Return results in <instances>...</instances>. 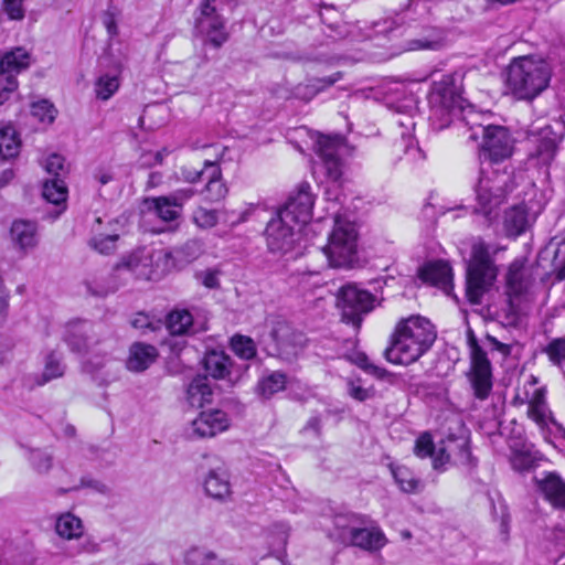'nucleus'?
<instances>
[{
    "label": "nucleus",
    "mask_w": 565,
    "mask_h": 565,
    "mask_svg": "<svg viewBox=\"0 0 565 565\" xmlns=\"http://www.w3.org/2000/svg\"><path fill=\"white\" fill-rule=\"evenodd\" d=\"M452 446H455V440H449V445L447 447H440L437 451L435 450V455L431 457L435 470L444 469L445 465L450 459V452L454 451ZM456 447L459 449L461 463L476 467L477 459L471 455L469 440L467 438H461L460 443L457 444Z\"/></svg>",
    "instance_id": "nucleus-25"
},
{
    "label": "nucleus",
    "mask_w": 565,
    "mask_h": 565,
    "mask_svg": "<svg viewBox=\"0 0 565 565\" xmlns=\"http://www.w3.org/2000/svg\"><path fill=\"white\" fill-rule=\"evenodd\" d=\"M158 351L153 345L137 342L130 347L126 366L129 371L142 372L156 361Z\"/></svg>",
    "instance_id": "nucleus-27"
},
{
    "label": "nucleus",
    "mask_w": 565,
    "mask_h": 565,
    "mask_svg": "<svg viewBox=\"0 0 565 565\" xmlns=\"http://www.w3.org/2000/svg\"><path fill=\"white\" fill-rule=\"evenodd\" d=\"M539 490L556 509L565 510V481L555 472H548L543 479L535 478Z\"/></svg>",
    "instance_id": "nucleus-24"
},
{
    "label": "nucleus",
    "mask_w": 565,
    "mask_h": 565,
    "mask_svg": "<svg viewBox=\"0 0 565 565\" xmlns=\"http://www.w3.org/2000/svg\"><path fill=\"white\" fill-rule=\"evenodd\" d=\"M435 444L433 441V437L429 433H423L417 437L414 445V454L418 458H431L435 455Z\"/></svg>",
    "instance_id": "nucleus-50"
},
{
    "label": "nucleus",
    "mask_w": 565,
    "mask_h": 565,
    "mask_svg": "<svg viewBox=\"0 0 565 565\" xmlns=\"http://www.w3.org/2000/svg\"><path fill=\"white\" fill-rule=\"evenodd\" d=\"M345 359L379 380H384L390 375V372L386 369L371 363L364 352L353 351L345 354Z\"/></svg>",
    "instance_id": "nucleus-40"
},
{
    "label": "nucleus",
    "mask_w": 565,
    "mask_h": 565,
    "mask_svg": "<svg viewBox=\"0 0 565 565\" xmlns=\"http://www.w3.org/2000/svg\"><path fill=\"white\" fill-rule=\"evenodd\" d=\"M554 365L565 363V337L553 339L543 350Z\"/></svg>",
    "instance_id": "nucleus-46"
},
{
    "label": "nucleus",
    "mask_w": 565,
    "mask_h": 565,
    "mask_svg": "<svg viewBox=\"0 0 565 565\" xmlns=\"http://www.w3.org/2000/svg\"><path fill=\"white\" fill-rule=\"evenodd\" d=\"M471 186L476 200L475 213L483 215L491 223L498 217L500 206L514 189L513 175L507 168L480 167Z\"/></svg>",
    "instance_id": "nucleus-3"
},
{
    "label": "nucleus",
    "mask_w": 565,
    "mask_h": 565,
    "mask_svg": "<svg viewBox=\"0 0 565 565\" xmlns=\"http://www.w3.org/2000/svg\"><path fill=\"white\" fill-rule=\"evenodd\" d=\"M29 461L38 473H47L53 466L52 455L39 449L30 452Z\"/></svg>",
    "instance_id": "nucleus-48"
},
{
    "label": "nucleus",
    "mask_w": 565,
    "mask_h": 565,
    "mask_svg": "<svg viewBox=\"0 0 565 565\" xmlns=\"http://www.w3.org/2000/svg\"><path fill=\"white\" fill-rule=\"evenodd\" d=\"M341 139L339 137L320 136L316 142V153L321 159L324 171L335 173L342 170L339 154Z\"/></svg>",
    "instance_id": "nucleus-21"
},
{
    "label": "nucleus",
    "mask_w": 565,
    "mask_h": 565,
    "mask_svg": "<svg viewBox=\"0 0 565 565\" xmlns=\"http://www.w3.org/2000/svg\"><path fill=\"white\" fill-rule=\"evenodd\" d=\"M31 113L34 117H38L41 121H53L54 120V106L49 100H40L32 104Z\"/></svg>",
    "instance_id": "nucleus-52"
},
{
    "label": "nucleus",
    "mask_w": 565,
    "mask_h": 565,
    "mask_svg": "<svg viewBox=\"0 0 565 565\" xmlns=\"http://www.w3.org/2000/svg\"><path fill=\"white\" fill-rule=\"evenodd\" d=\"M215 0H202L199 14L194 19V30L203 44L221 49L230 39L225 19L217 12Z\"/></svg>",
    "instance_id": "nucleus-10"
},
{
    "label": "nucleus",
    "mask_w": 565,
    "mask_h": 565,
    "mask_svg": "<svg viewBox=\"0 0 565 565\" xmlns=\"http://www.w3.org/2000/svg\"><path fill=\"white\" fill-rule=\"evenodd\" d=\"M202 363L206 375L195 376L186 390V399L192 407H203L212 402L213 391L207 376L215 380H231L233 374L234 362L224 351H207Z\"/></svg>",
    "instance_id": "nucleus-7"
},
{
    "label": "nucleus",
    "mask_w": 565,
    "mask_h": 565,
    "mask_svg": "<svg viewBox=\"0 0 565 565\" xmlns=\"http://www.w3.org/2000/svg\"><path fill=\"white\" fill-rule=\"evenodd\" d=\"M209 172L210 167H205V163L201 169L184 166L180 169V179L189 183H196L204 180Z\"/></svg>",
    "instance_id": "nucleus-53"
},
{
    "label": "nucleus",
    "mask_w": 565,
    "mask_h": 565,
    "mask_svg": "<svg viewBox=\"0 0 565 565\" xmlns=\"http://www.w3.org/2000/svg\"><path fill=\"white\" fill-rule=\"evenodd\" d=\"M348 393L352 398H354L359 402H364L367 398H370V396H371L369 390H366L360 385H355L353 382L349 383Z\"/></svg>",
    "instance_id": "nucleus-64"
},
{
    "label": "nucleus",
    "mask_w": 565,
    "mask_h": 565,
    "mask_svg": "<svg viewBox=\"0 0 565 565\" xmlns=\"http://www.w3.org/2000/svg\"><path fill=\"white\" fill-rule=\"evenodd\" d=\"M230 348L242 360L250 361L257 359L256 342L248 335L234 334L230 339Z\"/></svg>",
    "instance_id": "nucleus-35"
},
{
    "label": "nucleus",
    "mask_w": 565,
    "mask_h": 565,
    "mask_svg": "<svg viewBox=\"0 0 565 565\" xmlns=\"http://www.w3.org/2000/svg\"><path fill=\"white\" fill-rule=\"evenodd\" d=\"M111 361V358L107 355H93L84 362L83 369L85 372L94 375L103 371Z\"/></svg>",
    "instance_id": "nucleus-56"
},
{
    "label": "nucleus",
    "mask_w": 565,
    "mask_h": 565,
    "mask_svg": "<svg viewBox=\"0 0 565 565\" xmlns=\"http://www.w3.org/2000/svg\"><path fill=\"white\" fill-rule=\"evenodd\" d=\"M18 86L19 83L15 76H4L0 79V106L11 98Z\"/></svg>",
    "instance_id": "nucleus-55"
},
{
    "label": "nucleus",
    "mask_w": 565,
    "mask_h": 565,
    "mask_svg": "<svg viewBox=\"0 0 565 565\" xmlns=\"http://www.w3.org/2000/svg\"><path fill=\"white\" fill-rule=\"evenodd\" d=\"M203 488L205 494L216 501L226 502L231 499L228 476L222 469H211L203 480Z\"/></svg>",
    "instance_id": "nucleus-23"
},
{
    "label": "nucleus",
    "mask_w": 565,
    "mask_h": 565,
    "mask_svg": "<svg viewBox=\"0 0 565 565\" xmlns=\"http://www.w3.org/2000/svg\"><path fill=\"white\" fill-rule=\"evenodd\" d=\"M418 277L422 281L440 288L447 295H450L454 289L452 268L445 260L426 263L418 269Z\"/></svg>",
    "instance_id": "nucleus-20"
},
{
    "label": "nucleus",
    "mask_w": 565,
    "mask_h": 565,
    "mask_svg": "<svg viewBox=\"0 0 565 565\" xmlns=\"http://www.w3.org/2000/svg\"><path fill=\"white\" fill-rule=\"evenodd\" d=\"M428 34L417 39H411L406 42L405 49L407 51L417 50H438L443 45V39L440 34L434 30L428 29Z\"/></svg>",
    "instance_id": "nucleus-43"
},
{
    "label": "nucleus",
    "mask_w": 565,
    "mask_h": 565,
    "mask_svg": "<svg viewBox=\"0 0 565 565\" xmlns=\"http://www.w3.org/2000/svg\"><path fill=\"white\" fill-rule=\"evenodd\" d=\"M64 373L65 365L61 358L55 352H51L45 358L43 372L34 376L35 385L43 386L52 380L62 377Z\"/></svg>",
    "instance_id": "nucleus-32"
},
{
    "label": "nucleus",
    "mask_w": 565,
    "mask_h": 565,
    "mask_svg": "<svg viewBox=\"0 0 565 565\" xmlns=\"http://www.w3.org/2000/svg\"><path fill=\"white\" fill-rule=\"evenodd\" d=\"M375 296L356 284H347L338 292V307L342 312V320L360 328L363 316L375 307Z\"/></svg>",
    "instance_id": "nucleus-11"
},
{
    "label": "nucleus",
    "mask_w": 565,
    "mask_h": 565,
    "mask_svg": "<svg viewBox=\"0 0 565 565\" xmlns=\"http://www.w3.org/2000/svg\"><path fill=\"white\" fill-rule=\"evenodd\" d=\"M193 324L192 315L183 310H173L167 316V329L171 334L182 335L191 331Z\"/></svg>",
    "instance_id": "nucleus-38"
},
{
    "label": "nucleus",
    "mask_w": 565,
    "mask_h": 565,
    "mask_svg": "<svg viewBox=\"0 0 565 565\" xmlns=\"http://www.w3.org/2000/svg\"><path fill=\"white\" fill-rule=\"evenodd\" d=\"M230 427L228 415L222 409L202 411L191 422L188 429L190 438H211Z\"/></svg>",
    "instance_id": "nucleus-18"
},
{
    "label": "nucleus",
    "mask_w": 565,
    "mask_h": 565,
    "mask_svg": "<svg viewBox=\"0 0 565 565\" xmlns=\"http://www.w3.org/2000/svg\"><path fill=\"white\" fill-rule=\"evenodd\" d=\"M198 277L200 278L201 282L210 289H214L220 286L217 271L215 270H205L199 274Z\"/></svg>",
    "instance_id": "nucleus-63"
},
{
    "label": "nucleus",
    "mask_w": 565,
    "mask_h": 565,
    "mask_svg": "<svg viewBox=\"0 0 565 565\" xmlns=\"http://www.w3.org/2000/svg\"><path fill=\"white\" fill-rule=\"evenodd\" d=\"M396 122L399 127L404 128V130L401 132V137L405 143V153L412 156L413 159H425V153L422 148L418 145L413 146V137L409 134V130L414 129L415 122L413 120L412 114L406 117L405 120H397Z\"/></svg>",
    "instance_id": "nucleus-42"
},
{
    "label": "nucleus",
    "mask_w": 565,
    "mask_h": 565,
    "mask_svg": "<svg viewBox=\"0 0 565 565\" xmlns=\"http://www.w3.org/2000/svg\"><path fill=\"white\" fill-rule=\"evenodd\" d=\"M358 234L352 225H337L323 247L329 263L333 267H350L356 257Z\"/></svg>",
    "instance_id": "nucleus-12"
},
{
    "label": "nucleus",
    "mask_w": 565,
    "mask_h": 565,
    "mask_svg": "<svg viewBox=\"0 0 565 565\" xmlns=\"http://www.w3.org/2000/svg\"><path fill=\"white\" fill-rule=\"evenodd\" d=\"M371 518L365 514L344 512L334 515V525L337 529L345 530L350 534L355 525L370 524Z\"/></svg>",
    "instance_id": "nucleus-44"
},
{
    "label": "nucleus",
    "mask_w": 565,
    "mask_h": 565,
    "mask_svg": "<svg viewBox=\"0 0 565 565\" xmlns=\"http://www.w3.org/2000/svg\"><path fill=\"white\" fill-rule=\"evenodd\" d=\"M321 32L326 36L327 44L343 40L350 33L348 25L341 21L324 24Z\"/></svg>",
    "instance_id": "nucleus-47"
},
{
    "label": "nucleus",
    "mask_w": 565,
    "mask_h": 565,
    "mask_svg": "<svg viewBox=\"0 0 565 565\" xmlns=\"http://www.w3.org/2000/svg\"><path fill=\"white\" fill-rule=\"evenodd\" d=\"M393 478L399 489L406 493H417L423 489V482L405 466H390Z\"/></svg>",
    "instance_id": "nucleus-31"
},
{
    "label": "nucleus",
    "mask_w": 565,
    "mask_h": 565,
    "mask_svg": "<svg viewBox=\"0 0 565 565\" xmlns=\"http://www.w3.org/2000/svg\"><path fill=\"white\" fill-rule=\"evenodd\" d=\"M119 88V78L108 74L102 75L95 83L96 97L102 100H108Z\"/></svg>",
    "instance_id": "nucleus-45"
},
{
    "label": "nucleus",
    "mask_w": 565,
    "mask_h": 565,
    "mask_svg": "<svg viewBox=\"0 0 565 565\" xmlns=\"http://www.w3.org/2000/svg\"><path fill=\"white\" fill-rule=\"evenodd\" d=\"M511 465L514 470L529 471L536 465V456L529 450H516L511 458Z\"/></svg>",
    "instance_id": "nucleus-49"
},
{
    "label": "nucleus",
    "mask_w": 565,
    "mask_h": 565,
    "mask_svg": "<svg viewBox=\"0 0 565 565\" xmlns=\"http://www.w3.org/2000/svg\"><path fill=\"white\" fill-rule=\"evenodd\" d=\"M118 238L117 234L94 236L89 241V246L100 254L108 255L115 250Z\"/></svg>",
    "instance_id": "nucleus-51"
},
{
    "label": "nucleus",
    "mask_w": 565,
    "mask_h": 565,
    "mask_svg": "<svg viewBox=\"0 0 565 565\" xmlns=\"http://www.w3.org/2000/svg\"><path fill=\"white\" fill-rule=\"evenodd\" d=\"M469 136L472 140L482 138L480 145V167L500 169L498 166L512 153L511 138L507 128L502 126H482L471 127Z\"/></svg>",
    "instance_id": "nucleus-9"
},
{
    "label": "nucleus",
    "mask_w": 565,
    "mask_h": 565,
    "mask_svg": "<svg viewBox=\"0 0 565 565\" xmlns=\"http://www.w3.org/2000/svg\"><path fill=\"white\" fill-rule=\"evenodd\" d=\"M194 193L193 189H182L168 195L149 196L143 200V207L162 222L172 223L181 217L184 203Z\"/></svg>",
    "instance_id": "nucleus-15"
},
{
    "label": "nucleus",
    "mask_w": 565,
    "mask_h": 565,
    "mask_svg": "<svg viewBox=\"0 0 565 565\" xmlns=\"http://www.w3.org/2000/svg\"><path fill=\"white\" fill-rule=\"evenodd\" d=\"M130 323L135 329L140 330L149 329L156 331L160 327V321H153V319L145 312L136 313Z\"/></svg>",
    "instance_id": "nucleus-60"
},
{
    "label": "nucleus",
    "mask_w": 565,
    "mask_h": 565,
    "mask_svg": "<svg viewBox=\"0 0 565 565\" xmlns=\"http://www.w3.org/2000/svg\"><path fill=\"white\" fill-rule=\"evenodd\" d=\"M108 333L103 323L75 320L65 326L63 340L72 352L83 354L103 342Z\"/></svg>",
    "instance_id": "nucleus-14"
},
{
    "label": "nucleus",
    "mask_w": 565,
    "mask_h": 565,
    "mask_svg": "<svg viewBox=\"0 0 565 565\" xmlns=\"http://www.w3.org/2000/svg\"><path fill=\"white\" fill-rule=\"evenodd\" d=\"M257 341L267 355L292 361L303 350L308 339L285 319L268 317Z\"/></svg>",
    "instance_id": "nucleus-5"
},
{
    "label": "nucleus",
    "mask_w": 565,
    "mask_h": 565,
    "mask_svg": "<svg viewBox=\"0 0 565 565\" xmlns=\"http://www.w3.org/2000/svg\"><path fill=\"white\" fill-rule=\"evenodd\" d=\"M56 533L64 539L71 540L82 533V521L71 513L61 515L55 524Z\"/></svg>",
    "instance_id": "nucleus-41"
},
{
    "label": "nucleus",
    "mask_w": 565,
    "mask_h": 565,
    "mask_svg": "<svg viewBox=\"0 0 565 565\" xmlns=\"http://www.w3.org/2000/svg\"><path fill=\"white\" fill-rule=\"evenodd\" d=\"M10 238L13 247L22 253L28 254L39 244V224L36 221L17 218L10 227Z\"/></svg>",
    "instance_id": "nucleus-19"
},
{
    "label": "nucleus",
    "mask_w": 565,
    "mask_h": 565,
    "mask_svg": "<svg viewBox=\"0 0 565 565\" xmlns=\"http://www.w3.org/2000/svg\"><path fill=\"white\" fill-rule=\"evenodd\" d=\"M436 338L435 326L427 318L411 316L401 319L390 337L384 356L390 363L409 365L430 350Z\"/></svg>",
    "instance_id": "nucleus-1"
},
{
    "label": "nucleus",
    "mask_w": 565,
    "mask_h": 565,
    "mask_svg": "<svg viewBox=\"0 0 565 565\" xmlns=\"http://www.w3.org/2000/svg\"><path fill=\"white\" fill-rule=\"evenodd\" d=\"M179 252L188 262L194 260L202 254L203 243L200 239H189Z\"/></svg>",
    "instance_id": "nucleus-57"
},
{
    "label": "nucleus",
    "mask_w": 565,
    "mask_h": 565,
    "mask_svg": "<svg viewBox=\"0 0 565 565\" xmlns=\"http://www.w3.org/2000/svg\"><path fill=\"white\" fill-rule=\"evenodd\" d=\"M194 222L203 228L213 227L217 223V216L214 211L199 209L193 215Z\"/></svg>",
    "instance_id": "nucleus-59"
},
{
    "label": "nucleus",
    "mask_w": 565,
    "mask_h": 565,
    "mask_svg": "<svg viewBox=\"0 0 565 565\" xmlns=\"http://www.w3.org/2000/svg\"><path fill=\"white\" fill-rule=\"evenodd\" d=\"M497 252L498 248L482 239L472 244L466 274V296L470 303L480 305L483 295L493 286L498 276L493 260Z\"/></svg>",
    "instance_id": "nucleus-6"
},
{
    "label": "nucleus",
    "mask_w": 565,
    "mask_h": 565,
    "mask_svg": "<svg viewBox=\"0 0 565 565\" xmlns=\"http://www.w3.org/2000/svg\"><path fill=\"white\" fill-rule=\"evenodd\" d=\"M67 186L62 178H51L43 183L42 196L56 206L51 215L53 220L58 218L66 210Z\"/></svg>",
    "instance_id": "nucleus-26"
},
{
    "label": "nucleus",
    "mask_w": 565,
    "mask_h": 565,
    "mask_svg": "<svg viewBox=\"0 0 565 565\" xmlns=\"http://www.w3.org/2000/svg\"><path fill=\"white\" fill-rule=\"evenodd\" d=\"M462 93L463 74L461 72L445 74L440 81L433 83L428 95L429 120L433 129L443 130L455 120H463L462 114L471 105Z\"/></svg>",
    "instance_id": "nucleus-2"
},
{
    "label": "nucleus",
    "mask_w": 565,
    "mask_h": 565,
    "mask_svg": "<svg viewBox=\"0 0 565 565\" xmlns=\"http://www.w3.org/2000/svg\"><path fill=\"white\" fill-rule=\"evenodd\" d=\"M546 404L543 399L536 398L529 404L527 415L537 424L545 423Z\"/></svg>",
    "instance_id": "nucleus-58"
},
{
    "label": "nucleus",
    "mask_w": 565,
    "mask_h": 565,
    "mask_svg": "<svg viewBox=\"0 0 565 565\" xmlns=\"http://www.w3.org/2000/svg\"><path fill=\"white\" fill-rule=\"evenodd\" d=\"M21 140L19 134L12 126L0 129V158L8 160L19 154Z\"/></svg>",
    "instance_id": "nucleus-34"
},
{
    "label": "nucleus",
    "mask_w": 565,
    "mask_h": 565,
    "mask_svg": "<svg viewBox=\"0 0 565 565\" xmlns=\"http://www.w3.org/2000/svg\"><path fill=\"white\" fill-rule=\"evenodd\" d=\"M551 76L552 70L546 61L520 56L508 68L507 85L518 99L531 102L548 87Z\"/></svg>",
    "instance_id": "nucleus-4"
},
{
    "label": "nucleus",
    "mask_w": 565,
    "mask_h": 565,
    "mask_svg": "<svg viewBox=\"0 0 565 565\" xmlns=\"http://www.w3.org/2000/svg\"><path fill=\"white\" fill-rule=\"evenodd\" d=\"M341 77H342V74L340 72H337L330 76L315 78L312 81V84L309 87L312 89L313 94H317L318 92L332 86Z\"/></svg>",
    "instance_id": "nucleus-62"
},
{
    "label": "nucleus",
    "mask_w": 565,
    "mask_h": 565,
    "mask_svg": "<svg viewBox=\"0 0 565 565\" xmlns=\"http://www.w3.org/2000/svg\"><path fill=\"white\" fill-rule=\"evenodd\" d=\"M467 343L470 349V382L473 394L479 399H486L492 388L491 363L487 352L479 344L477 337L470 328L467 330Z\"/></svg>",
    "instance_id": "nucleus-13"
},
{
    "label": "nucleus",
    "mask_w": 565,
    "mask_h": 565,
    "mask_svg": "<svg viewBox=\"0 0 565 565\" xmlns=\"http://www.w3.org/2000/svg\"><path fill=\"white\" fill-rule=\"evenodd\" d=\"M308 182H302L297 192L291 193L277 216L302 228L312 217L313 194Z\"/></svg>",
    "instance_id": "nucleus-16"
},
{
    "label": "nucleus",
    "mask_w": 565,
    "mask_h": 565,
    "mask_svg": "<svg viewBox=\"0 0 565 565\" xmlns=\"http://www.w3.org/2000/svg\"><path fill=\"white\" fill-rule=\"evenodd\" d=\"M45 170L52 178H61V172L64 170V158L57 153L51 154L46 159Z\"/></svg>",
    "instance_id": "nucleus-61"
},
{
    "label": "nucleus",
    "mask_w": 565,
    "mask_h": 565,
    "mask_svg": "<svg viewBox=\"0 0 565 565\" xmlns=\"http://www.w3.org/2000/svg\"><path fill=\"white\" fill-rule=\"evenodd\" d=\"M326 181H324V199L328 202H335L339 204H343L345 200L344 193V180L342 178V170L337 171L335 173L326 172Z\"/></svg>",
    "instance_id": "nucleus-33"
},
{
    "label": "nucleus",
    "mask_w": 565,
    "mask_h": 565,
    "mask_svg": "<svg viewBox=\"0 0 565 565\" xmlns=\"http://www.w3.org/2000/svg\"><path fill=\"white\" fill-rule=\"evenodd\" d=\"M349 540L352 545L369 551L379 550L385 543L384 534L372 520L370 524L355 525L349 534Z\"/></svg>",
    "instance_id": "nucleus-22"
},
{
    "label": "nucleus",
    "mask_w": 565,
    "mask_h": 565,
    "mask_svg": "<svg viewBox=\"0 0 565 565\" xmlns=\"http://www.w3.org/2000/svg\"><path fill=\"white\" fill-rule=\"evenodd\" d=\"M205 167H210V172L207 173L206 184L202 191L205 195V200L210 202H220L227 194V186L222 179V171L220 166L216 162L206 160Z\"/></svg>",
    "instance_id": "nucleus-28"
},
{
    "label": "nucleus",
    "mask_w": 565,
    "mask_h": 565,
    "mask_svg": "<svg viewBox=\"0 0 565 565\" xmlns=\"http://www.w3.org/2000/svg\"><path fill=\"white\" fill-rule=\"evenodd\" d=\"M507 286L514 295H522L526 291L527 285L524 278V265L520 260H514L508 269Z\"/></svg>",
    "instance_id": "nucleus-39"
},
{
    "label": "nucleus",
    "mask_w": 565,
    "mask_h": 565,
    "mask_svg": "<svg viewBox=\"0 0 565 565\" xmlns=\"http://www.w3.org/2000/svg\"><path fill=\"white\" fill-rule=\"evenodd\" d=\"M530 225L529 213L525 205H514L504 213V230L509 237H518Z\"/></svg>",
    "instance_id": "nucleus-30"
},
{
    "label": "nucleus",
    "mask_w": 565,
    "mask_h": 565,
    "mask_svg": "<svg viewBox=\"0 0 565 565\" xmlns=\"http://www.w3.org/2000/svg\"><path fill=\"white\" fill-rule=\"evenodd\" d=\"M264 235L268 250L287 260L301 257L307 248L301 228L277 215L267 223Z\"/></svg>",
    "instance_id": "nucleus-8"
},
{
    "label": "nucleus",
    "mask_w": 565,
    "mask_h": 565,
    "mask_svg": "<svg viewBox=\"0 0 565 565\" xmlns=\"http://www.w3.org/2000/svg\"><path fill=\"white\" fill-rule=\"evenodd\" d=\"M30 65V55L23 47H15L0 57V74L15 76Z\"/></svg>",
    "instance_id": "nucleus-29"
},
{
    "label": "nucleus",
    "mask_w": 565,
    "mask_h": 565,
    "mask_svg": "<svg viewBox=\"0 0 565 565\" xmlns=\"http://www.w3.org/2000/svg\"><path fill=\"white\" fill-rule=\"evenodd\" d=\"M185 565H230L213 551L200 547L190 548L184 556Z\"/></svg>",
    "instance_id": "nucleus-36"
},
{
    "label": "nucleus",
    "mask_w": 565,
    "mask_h": 565,
    "mask_svg": "<svg viewBox=\"0 0 565 565\" xmlns=\"http://www.w3.org/2000/svg\"><path fill=\"white\" fill-rule=\"evenodd\" d=\"M24 0H2L1 9L9 20H22L25 14Z\"/></svg>",
    "instance_id": "nucleus-54"
},
{
    "label": "nucleus",
    "mask_w": 565,
    "mask_h": 565,
    "mask_svg": "<svg viewBox=\"0 0 565 565\" xmlns=\"http://www.w3.org/2000/svg\"><path fill=\"white\" fill-rule=\"evenodd\" d=\"M564 132L565 115L555 120L554 125H547L540 130L532 156L541 163L550 164L557 153Z\"/></svg>",
    "instance_id": "nucleus-17"
},
{
    "label": "nucleus",
    "mask_w": 565,
    "mask_h": 565,
    "mask_svg": "<svg viewBox=\"0 0 565 565\" xmlns=\"http://www.w3.org/2000/svg\"><path fill=\"white\" fill-rule=\"evenodd\" d=\"M287 377L286 374L279 371L270 373L268 376L263 377L257 386L256 391L258 395L264 398H270L274 394L284 391L286 387Z\"/></svg>",
    "instance_id": "nucleus-37"
}]
</instances>
